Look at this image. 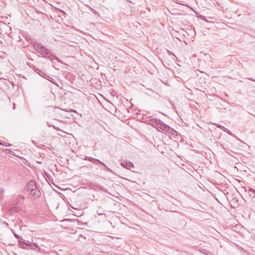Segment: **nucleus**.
I'll use <instances>...</instances> for the list:
<instances>
[{
	"instance_id": "18",
	"label": "nucleus",
	"mask_w": 255,
	"mask_h": 255,
	"mask_svg": "<svg viewBox=\"0 0 255 255\" xmlns=\"http://www.w3.org/2000/svg\"><path fill=\"white\" fill-rule=\"evenodd\" d=\"M248 79H249L250 80H251V81L255 82V80L252 79V78H248Z\"/></svg>"
},
{
	"instance_id": "7",
	"label": "nucleus",
	"mask_w": 255,
	"mask_h": 255,
	"mask_svg": "<svg viewBox=\"0 0 255 255\" xmlns=\"http://www.w3.org/2000/svg\"><path fill=\"white\" fill-rule=\"evenodd\" d=\"M84 159L88 160L89 161H91V162H93V163H94L95 164H98L97 163H99V162L100 161L99 159L94 158L93 157H89V156H85Z\"/></svg>"
},
{
	"instance_id": "5",
	"label": "nucleus",
	"mask_w": 255,
	"mask_h": 255,
	"mask_svg": "<svg viewBox=\"0 0 255 255\" xmlns=\"http://www.w3.org/2000/svg\"><path fill=\"white\" fill-rule=\"evenodd\" d=\"M29 194L34 199L38 198L41 194L40 192L37 189V187L33 188L32 190L29 191Z\"/></svg>"
},
{
	"instance_id": "14",
	"label": "nucleus",
	"mask_w": 255,
	"mask_h": 255,
	"mask_svg": "<svg viewBox=\"0 0 255 255\" xmlns=\"http://www.w3.org/2000/svg\"><path fill=\"white\" fill-rule=\"evenodd\" d=\"M222 129H223V130H224L225 131H226V132H227V131H228V130L227 128H225V127H223V128H222Z\"/></svg>"
},
{
	"instance_id": "25",
	"label": "nucleus",
	"mask_w": 255,
	"mask_h": 255,
	"mask_svg": "<svg viewBox=\"0 0 255 255\" xmlns=\"http://www.w3.org/2000/svg\"><path fill=\"white\" fill-rule=\"evenodd\" d=\"M0 145H2V144L0 142Z\"/></svg>"
},
{
	"instance_id": "9",
	"label": "nucleus",
	"mask_w": 255,
	"mask_h": 255,
	"mask_svg": "<svg viewBox=\"0 0 255 255\" xmlns=\"http://www.w3.org/2000/svg\"><path fill=\"white\" fill-rule=\"evenodd\" d=\"M45 79H46L47 80H48L49 81H50L52 83L54 84V85H58L57 80L56 79L52 78L51 77L47 75Z\"/></svg>"
},
{
	"instance_id": "22",
	"label": "nucleus",
	"mask_w": 255,
	"mask_h": 255,
	"mask_svg": "<svg viewBox=\"0 0 255 255\" xmlns=\"http://www.w3.org/2000/svg\"><path fill=\"white\" fill-rule=\"evenodd\" d=\"M5 151H10V150L9 149H5Z\"/></svg>"
},
{
	"instance_id": "4",
	"label": "nucleus",
	"mask_w": 255,
	"mask_h": 255,
	"mask_svg": "<svg viewBox=\"0 0 255 255\" xmlns=\"http://www.w3.org/2000/svg\"><path fill=\"white\" fill-rule=\"evenodd\" d=\"M37 187L36 184L34 180H30L25 186L24 190L26 192L32 190L33 188Z\"/></svg>"
},
{
	"instance_id": "3",
	"label": "nucleus",
	"mask_w": 255,
	"mask_h": 255,
	"mask_svg": "<svg viewBox=\"0 0 255 255\" xmlns=\"http://www.w3.org/2000/svg\"><path fill=\"white\" fill-rule=\"evenodd\" d=\"M13 235L18 240V244L21 248L25 250H36V249L40 250L39 247L36 244L24 240L15 233H13Z\"/></svg>"
},
{
	"instance_id": "15",
	"label": "nucleus",
	"mask_w": 255,
	"mask_h": 255,
	"mask_svg": "<svg viewBox=\"0 0 255 255\" xmlns=\"http://www.w3.org/2000/svg\"><path fill=\"white\" fill-rule=\"evenodd\" d=\"M250 191L252 192L253 193H254V194H255V190L253 189H251L250 190Z\"/></svg>"
},
{
	"instance_id": "10",
	"label": "nucleus",
	"mask_w": 255,
	"mask_h": 255,
	"mask_svg": "<svg viewBox=\"0 0 255 255\" xmlns=\"http://www.w3.org/2000/svg\"><path fill=\"white\" fill-rule=\"evenodd\" d=\"M99 163L104 166V168H102L103 170H107V171H108V172H112V170L111 169H110L108 167H107L104 162L100 160Z\"/></svg>"
},
{
	"instance_id": "6",
	"label": "nucleus",
	"mask_w": 255,
	"mask_h": 255,
	"mask_svg": "<svg viewBox=\"0 0 255 255\" xmlns=\"http://www.w3.org/2000/svg\"><path fill=\"white\" fill-rule=\"evenodd\" d=\"M121 165L124 168L131 170L132 168H134L133 164L131 162L124 161L121 163Z\"/></svg>"
},
{
	"instance_id": "1",
	"label": "nucleus",
	"mask_w": 255,
	"mask_h": 255,
	"mask_svg": "<svg viewBox=\"0 0 255 255\" xmlns=\"http://www.w3.org/2000/svg\"><path fill=\"white\" fill-rule=\"evenodd\" d=\"M32 45L34 49L37 53L41 54L43 57L49 59L52 62L53 60H55L58 62H62V61L60 59L51 53L50 50L43 46L41 43L35 42H33Z\"/></svg>"
},
{
	"instance_id": "12",
	"label": "nucleus",
	"mask_w": 255,
	"mask_h": 255,
	"mask_svg": "<svg viewBox=\"0 0 255 255\" xmlns=\"http://www.w3.org/2000/svg\"><path fill=\"white\" fill-rule=\"evenodd\" d=\"M59 11H60L61 13H62V15H65V14H66L65 12L63 10H61V9H59Z\"/></svg>"
},
{
	"instance_id": "24",
	"label": "nucleus",
	"mask_w": 255,
	"mask_h": 255,
	"mask_svg": "<svg viewBox=\"0 0 255 255\" xmlns=\"http://www.w3.org/2000/svg\"><path fill=\"white\" fill-rule=\"evenodd\" d=\"M32 142L33 143H34V141L32 140Z\"/></svg>"
},
{
	"instance_id": "23",
	"label": "nucleus",
	"mask_w": 255,
	"mask_h": 255,
	"mask_svg": "<svg viewBox=\"0 0 255 255\" xmlns=\"http://www.w3.org/2000/svg\"><path fill=\"white\" fill-rule=\"evenodd\" d=\"M223 148L224 149H226L225 148V147H224V145H223Z\"/></svg>"
},
{
	"instance_id": "2",
	"label": "nucleus",
	"mask_w": 255,
	"mask_h": 255,
	"mask_svg": "<svg viewBox=\"0 0 255 255\" xmlns=\"http://www.w3.org/2000/svg\"><path fill=\"white\" fill-rule=\"evenodd\" d=\"M148 124L156 128V129L160 132L168 133L170 132V130L173 129L168 125L164 124L163 122L156 118L149 120L148 121Z\"/></svg>"
},
{
	"instance_id": "11",
	"label": "nucleus",
	"mask_w": 255,
	"mask_h": 255,
	"mask_svg": "<svg viewBox=\"0 0 255 255\" xmlns=\"http://www.w3.org/2000/svg\"><path fill=\"white\" fill-rule=\"evenodd\" d=\"M4 191L3 190H1L0 191V199L2 198Z\"/></svg>"
},
{
	"instance_id": "20",
	"label": "nucleus",
	"mask_w": 255,
	"mask_h": 255,
	"mask_svg": "<svg viewBox=\"0 0 255 255\" xmlns=\"http://www.w3.org/2000/svg\"><path fill=\"white\" fill-rule=\"evenodd\" d=\"M97 213H98V215H103V214H102V213H100V212H97Z\"/></svg>"
},
{
	"instance_id": "16",
	"label": "nucleus",
	"mask_w": 255,
	"mask_h": 255,
	"mask_svg": "<svg viewBox=\"0 0 255 255\" xmlns=\"http://www.w3.org/2000/svg\"><path fill=\"white\" fill-rule=\"evenodd\" d=\"M227 132L230 135H232V132L229 130H228Z\"/></svg>"
},
{
	"instance_id": "17",
	"label": "nucleus",
	"mask_w": 255,
	"mask_h": 255,
	"mask_svg": "<svg viewBox=\"0 0 255 255\" xmlns=\"http://www.w3.org/2000/svg\"><path fill=\"white\" fill-rule=\"evenodd\" d=\"M217 127L220 128H223V126L221 125H218Z\"/></svg>"
},
{
	"instance_id": "13",
	"label": "nucleus",
	"mask_w": 255,
	"mask_h": 255,
	"mask_svg": "<svg viewBox=\"0 0 255 255\" xmlns=\"http://www.w3.org/2000/svg\"><path fill=\"white\" fill-rule=\"evenodd\" d=\"M203 18H201L202 20L205 21H207L208 22V20L206 19L205 17L204 16H202Z\"/></svg>"
},
{
	"instance_id": "19",
	"label": "nucleus",
	"mask_w": 255,
	"mask_h": 255,
	"mask_svg": "<svg viewBox=\"0 0 255 255\" xmlns=\"http://www.w3.org/2000/svg\"><path fill=\"white\" fill-rule=\"evenodd\" d=\"M97 213H98V215H103V214H102V213H100V212H97Z\"/></svg>"
},
{
	"instance_id": "8",
	"label": "nucleus",
	"mask_w": 255,
	"mask_h": 255,
	"mask_svg": "<svg viewBox=\"0 0 255 255\" xmlns=\"http://www.w3.org/2000/svg\"><path fill=\"white\" fill-rule=\"evenodd\" d=\"M35 71L43 78H46V76H47L46 73L39 69H35Z\"/></svg>"
},
{
	"instance_id": "21",
	"label": "nucleus",
	"mask_w": 255,
	"mask_h": 255,
	"mask_svg": "<svg viewBox=\"0 0 255 255\" xmlns=\"http://www.w3.org/2000/svg\"><path fill=\"white\" fill-rule=\"evenodd\" d=\"M19 196L22 199H24V197L22 196V195H19Z\"/></svg>"
}]
</instances>
